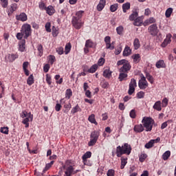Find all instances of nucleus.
I'll return each mask as SVG.
<instances>
[{
	"label": "nucleus",
	"mask_w": 176,
	"mask_h": 176,
	"mask_svg": "<svg viewBox=\"0 0 176 176\" xmlns=\"http://www.w3.org/2000/svg\"><path fill=\"white\" fill-rule=\"evenodd\" d=\"M56 52L60 55L63 54H64V48H63V47H58V48H56Z\"/></svg>",
	"instance_id": "e2e57ef3"
},
{
	"label": "nucleus",
	"mask_w": 176,
	"mask_h": 176,
	"mask_svg": "<svg viewBox=\"0 0 176 176\" xmlns=\"http://www.w3.org/2000/svg\"><path fill=\"white\" fill-rule=\"evenodd\" d=\"M85 13V11L83 10H80V11H78L76 13V16H77V19H78V20H80V19H82V14Z\"/></svg>",
	"instance_id": "864d4df0"
},
{
	"label": "nucleus",
	"mask_w": 176,
	"mask_h": 176,
	"mask_svg": "<svg viewBox=\"0 0 176 176\" xmlns=\"http://www.w3.org/2000/svg\"><path fill=\"white\" fill-rule=\"evenodd\" d=\"M37 50L38 52V56H40V57H42V54H43V47L42 46V45H38Z\"/></svg>",
	"instance_id": "c03bdc74"
},
{
	"label": "nucleus",
	"mask_w": 176,
	"mask_h": 176,
	"mask_svg": "<svg viewBox=\"0 0 176 176\" xmlns=\"http://www.w3.org/2000/svg\"><path fill=\"white\" fill-rule=\"evenodd\" d=\"M25 50V41L23 39L19 43V51L24 52Z\"/></svg>",
	"instance_id": "473e14b6"
},
{
	"label": "nucleus",
	"mask_w": 176,
	"mask_h": 176,
	"mask_svg": "<svg viewBox=\"0 0 176 176\" xmlns=\"http://www.w3.org/2000/svg\"><path fill=\"white\" fill-rule=\"evenodd\" d=\"M45 10L49 16H53L56 12V10H54V8L52 6H49Z\"/></svg>",
	"instance_id": "2eb2a0df"
},
{
	"label": "nucleus",
	"mask_w": 176,
	"mask_h": 176,
	"mask_svg": "<svg viewBox=\"0 0 176 176\" xmlns=\"http://www.w3.org/2000/svg\"><path fill=\"white\" fill-rule=\"evenodd\" d=\"M94 46V43L91 40L89 39L86 41L85 47H93Z\"/></svg>",
	"instance_id": "4c0bfd02"
},
{
	"label": "nucleus",
	"mask_w": 176,
	"mask_h": 176,
	"mask_svg": "<svg viewBox=\"0 0 176 176\" xmlns=\"http://www.w3.org/2000/svg\"><path fill=\"white\" fill-rule=\"evenodd\" d=\"M1 2L3 8H8V5L9 3L8 0H1Z\"/></svg>",
	"instance_id": "13d9d810"
},
{
	"label": "nucleus",
	"mask_w": 176,
	"mask_h": 176,
	"mask_svg": "<svg viewBox=\"0 0 176 176\" xmlns=\"http://www.w3.org/2000/svg\"><path fill=\"white\" fill-rule=\"evenodd\" d=\"M126 164H127V158L121 159V170H123V168H124V166H126Z\"/></svg>",
	"instance_id": "37998d69"
},
{
	"label": "nucleus",
	"mask_w": 176,
	"mask_h": 176,
	"mask_svg": "<svg viewBox=\"0 0 176 176\" xmlns=\"http://www.w3.org/2000/svg\"><path fill=\"white\" fill-rule=\"evenodd\" d=\"M56 61V57L53 55H50L49 58V63L53 64Z\"/></svg>",
	"instance_id": "338daca9"
},
{
	"label": "nucleus",
	"mask_w": 176,
	"mask_h": 176,
	"mask_svg": "<svg viewBox=\"0 0 176 176\" xmlns=\"http://www.w3.org/2000/svg\"><path fill=\"white\" fill-rule=\"evenodd\" d=\"M153 23H156V19L153 17H150L144 21V24L146 25L153 24Z\"/></svg>",
	"instance_id": "f704fd0d"
},
{
	"label": "nucleus",
	"mask_w": 176,
	"mask_h": 176,
	"mask_svg": "<svg viewBox=\"0 0 176 176\" xmlns=\"http://www.w3.org/2000/svg\"><path fill=\"white\" fill-rule=\"evenodd\" d=\"M132 58L133 59L134 63H135L136 64L140 63V54H134L133 56H132Z\"/></svg>",
	"instance_id": "72a5a7b5"
},
{
	"label": "nucleus",
	"mask_w": 176,
	"mask_h": 176,
	"mask_svg": "<svg viewBox=\"0 0 176 176\" xmlns=\"http://www.w3.org/2000/svg\"><path fill=\"white\" fill-rule=\"evenodd\" d=\"M131 153V146L128 143H124L123 146H118L116 148V154L118 157H120L122 155H130Z\"/></svg>",
	"instance_id": "f257e3e1"
},
{
	"label": "nucleus",
	"mask_w": 176,
	"mask_h": 176,
	"mask_svg": "<svg viewBox=\"0 0 176 176\" xmlns=\"http://www.w3.org/2000/svg\"><path fill=\"white\" fill-rule=\"evenodd\" d=\"M28 115H30V113H28L27 111H23L21 113V118H22V119L28 118Z\"/></svg>",
	"instance_id": "603ef678"
},
{
	"label": "nucleus",
	"mask_w": 176,
	"mask_h": 176,
	"mask_svg": "<svg viewBox=\"0 0 176 176\" xmlns=\"http://www.w3.org/2000/svg\"><path fill=\"white\" fill-rule=\"evenodd\" d=\"M103 76H104V78H110L112 76V72H111L109 69H104L103 72Z\"/></svg>",
	"instance_id": "a878e982"
},
{
	"label": "nucleus",
	"mask_w": 176,
	"mask_h": 176,
	"mask_svg": "<svg viewBox=\"0 0 176 176\" xmlns=\"http://www.w3.org/2000/svg\"><path fill=\"white\" fill-rule=\"evenodd\" d=\"M123 26H119L116 28V32L118 35H122L123 34Z\"/></svg>",
	"instance_id": "3c124183"
},
{
	"label": "nucleus",
	"mask_w": 176,
	"mask_h": 176,
	"mask_svg": "<svg viewBox=\"0 0 176 176\" xmlns=\"http://www.w3.org/2000/svg\"><path fill=\"white\" fill-rule=\"evenodd\" d=\"M58 35V29L56 28V27L53 26L52 27V36L54 37L57 36Z\"/></svg>",
	"instance_id": "de8ad7c7"
},
{
	"label": "nucleus",
	"mask_w": 176,
	"mask_h": 176,
	"mask_svg": "<svg viewBox=\"0 0 176 176\" xmlns=\"http://www.w3.org/2000/svg\"><path fill=\"white\" fill-rule=\"evenodd\" d=\"M170 156H171V151H167L163 153L162 159H163V160H168V157H170Z\"/></svg>",
	"instance_id": "7c9ffc66"
},
{
	"label": "nucleus",
	"mask_w": 176,
	"mask_h": 176,
	"mask_svg": "<svg viewBox=\"0 0 176 176\" xmlns=\"http://www.w3.org/2000/svg\"><path fill=\"white\" fill-rule=\"evenodd\" d=\"M148 31L152 36H156L159 34V29H157V24H153L148 27Z\"/></svg>",
	"instance_id": "423d86ee"
},
{
	"label": "nucleus",
	"mask_w": 176,
	"mask_h": 176,
	"mask_svg": "<svg viewBox=\"0 0 176 176\" xmlns=\"http://www.w3.org/2000/svg\"><path fill=\"white\" fill-rule=\"evenodd\" d=\"M133 46L135 50H138L140 47H141V44L140 43V39L138 38H135L133 41Z\"/></svg>",
	"instance_id": "4be33fe9"
},
{
	"label": "nucleus",
	"mask_w": 176,
	"mask_h": 176,
	"mask_svg": "<svg viewBox=\"0 0 176 176\" xmlns=\"http://www.w3.org/2000/svg\"><path fill=\"white\" fill-rule=\"evenodd\" d=\"M171 34H168L166 38L164 40V42L162 43V47H166L168 43H171Z\"/></svg>",
	"instance_id": "9b49d317"
},
{
	"label": "nucleus",
	"mask_w": 176,
	"mask_h": 176,
	"mask_svg": "<svg viewBox=\"0 0 176 176\" xmlns=\"http://www.w3.org/2000/svg\"><path fill=\"white\" fill-rule=\"evenodd\" d=\"M17 57H19V56L14 54L8 55V58L10 63H13V61H14V60H16V58H17Z\"/></svg>",
	"instance_id": "cd10ccee"
},
{
	"label": "nucleus",
	"mask_w": 176,
	"mask_h": 176,
	"mask_svg": "<svg viewBox=\"0 0 176 176\" xmlns=\"http://www.w3.org/2000/svg\"><path fill=\"white\" fill-rule=\"evenodd\" d=\"M107 176H115V170L113 169H109L107 171Z\"/></svg>",
	"instance_id": "680f3d73"
},
{
	"label": "nucleus",
	"mask_w": 176,
	"mask_h": 176,
	"mask_svg": "<svg viewBox=\"0 0 176 176\" xmlns=\"http://www.w3.org/2000/svg\"><path fill=\"white\" fill-rule=\"evenodd\" d=\"M65 97L66 98H67V100H69V98L72 97V90H71V89H68L66 90Z\"/></svg>",
	"instance_id": "e433bc0d"
},
{
	"label": "nucleus",
	"mask_w": 176,
	"mask_h": 176,
	"mask_svg": "<svg viewBox=\"0 0 176 176\" xmlns=\"http://www.w3.org/2000/svg\"><path fill=\"white\" fill-rule=\"evenodd\" d=\"M46 82L48 85H52V77L49 74H46Z\"/></svg>",
	"instance_id": "052dcab7"
},
{
	"label": "nucleus",
	"mask_w": 176,
	"mask_h": 176,
	"mask_svg": "<svg viewBox=\"0 0 176 176\" xmlns=\"http://www.w3.org/2000/svg\"><path fill=\"white\" fill-rule=\"evenodd\" d=\"M172 13H173V8H168L165 12L166 17L167 18L170 17Z\"/></svg>",
	"instance_id": "a19ab883"
},
{
	"label": "nucleus",
	"mask_w": 176,
	"mask_h": 176,
	"mask_svg": "<svg viewBox=\"0 0 176 176\" xmlns=\"http://www.w3.org/2000/svg\"><path fill=\"white\" fill-rule=\"evenodd\" d=\"M90 157H91V152H86L82 157V162H86V160H87V159H90Z\"/></svg>",
	"instance_id": "5701e85b"
},
{
	"label": "nucleus",
	"mask_w": 176,
	"mask_h": 176,
	"mask_svg": "<svg viewBox=\"0 0 176 176\" xmlns=\"http://www.w3.org/2000/svg\"><path fill=\"white\" fill-rule=\"evenodd\" d=\"M139 87L142 90L146 88V86H148V82L147 81H139Z\"/></svg>",
	"instance_id": "393cba45"
},
{
	"label": "nucleus",
	"mask_w": 176,
	"mask_h": 176,
	"mask_svg": "<svg viewBox=\"0 0 176 176\" xmlns=\"http://www.w3.org/2000/svg\"><path fill=\"white\" fill-rule=\"evenodd\" d=\"M72 23L76 30H80L83 25V23H82L80 21V19H78L76 16H73Z\"/></svg>",
	"instance_id": "0eeeda50"
},
{
	"label": "nucleus",
	"mask_w": 176,
	"mask_h": 176,
	"mask_svg": "<svg viewBox=\"0 0 176 176\" xmlns=\"http://www.w3.org/2000/svg\"><path fill=\"white\" fill-rule=\"evenodd\" d=\"M106 49H110V50H113V49H115V46L111 44V43H107Z\"/></svg>",
	"instance_id": "bf43d9fd"
},
{
	"label": "nucleus",
	"mask_w": 176,
	"mask_h": 176,
	"mask_svg": "<svg viewBox=\"0 0 176 176\" xmlns=\"http://www.w3.org/2000/svg\"><path fill=\"white\" fill-rule=\"evenodd\" d=\"M16 19L19 21H27V14H25L24 12H22L19 15H16Z\"/></svg>",
	"instance_id": "4468645a"
},
{
	"label": "nucleus",
	"mask_w": 176,
	"mask_h": 176,
	"mask_svg": "<svg viewBox=\"0 0 176 176\" xmlns=\"http://www.w3.org/2000/svg\"><path fill=\"white\" fill-rule=\"evenodd\" d=\"M144 96L145 93H144V91H140L137 94L138 98H144Z\"/></svg>",
	"instance_id": "69168bd1"
},
{
	"label": "nucleus",
	"mask_w": 176,
	"mask_h": 176,
	"mask_svg": "<svg viewBox=\"0 0 176 176\" xmlns=\"http://www.w3.org/2000/svg\"><path fill=\"white\" fill-rule=\"evenodd\" d=\"M88 120L91 123L96 124V126H97V124H98V123H97V121H96V118H95L94 114H91V116H89L88 118Z\"/></svg>",
	"instance_id": "bb28decb"
},
{
	"label": "nucleus",
	"mask_w": 176,
	"mask_h": 176,
	"mask_svg": "<svg viewBox=\"0 0 176 176\" xmlns=\"http://www.w3.org/2000/svg\"><path fill=\"white\" fill-rule=\"evenodd\" d=\"M153 109H155V111H162V102L160 100L157 101L153 107Z\"/></svg>",
	"instance_id": "aec40b11"
},
{
	"label": "nucleus",
	"mask_w": 176,
	"mask_h": 176,
	"mask_svg": "<svg viewBox=\"0 0 176 176\" xmlns=\"http://www.w3.org/2000/svg\"><path fill=\"white\" fill-rule=\"evenodd\" d=\"M52 166L49 164H47L45 168L43 170L42 175H43Z\"/></svg>",
	"instance_id": "774afa93"
},
{
	"label": "nucleus",
	"mask_w": 176,
	"mask_h": 176,
	"mask_svg": "<svg viewBox=\"0 0 176 176\" xmlns=\"http://www.w3.org/2000/svg\"><path fill=\"white\" fill-rule=\"evenodd\" d=\"M64 108L66 109L65 111H64L65 113H68V112L69 111V109H71V108H72V106L71 105V103L65 104Z\"/></svg>",
	"instance_id": "a18cd8bd"
},
{
	"label": "nucleus",
	"mask_w": 176,
	"mask_h": 176,
	"mask_svg": "<svg viewBox=\"0 0 176 176\" xmlns=\"http://www.w3.org/2000/svg\"><path fill=\"white\" fill-rule=\"evenodd\" d=\"M129 116L132 119L135 118V109H132L130 113H129Z\"/></svg>",
	"instance_id": "0e129e2a"
},
{
	"label": "nucleus",
	"mask_w": 176,
	"mask_h": 176,
	"mask_svg": "<svg viewBox=\"0 0 176 176\" xmlns=\"http://www.w3.org/2000/svg\"><path fill=\"white\" fill-rule=\"evenodd\" d=\"M117 65L119 67L120 65H122L119 69V72H125L126 74H129V72L130 69H131V65H130V63L129 60L126 59H122L117 62Z\"/></svg>",
	"instance_id": "f03ea898"
},
{
	"label": "nucleus",
	"mask_w": 176,
	"mask_h": 176,
	"mask_svg": "<svg viewBox=\"0 0 176 176\" xmlns=\"http://www.w3.org/2000/svg\"><path fill=\"white\" fill-rule=\"evenodd\" d=\"M135 87H137V81L135 79H131V82L129 83V89L128 91V94L131 96L135 91Z\"/></svg>",
	"instance_id": "39448f33"
},
{
	"label": "nucleus",
	"mask_w": 176,
	"mask_h": 176,
	"mask_svg": "<svg viewBox=\"0 0 176 176\" xmlns=\"http://www.w3.org/2000/svg\"><path fill=\"white\" fill-rule=\"evenodd\" d=\"M107 3V1L105 0H100L99 3L97 6V10L98 12H101L104 8H105V5Z\"/></svg>",
	"instance_id": "ddd939ff"
},
{
	"label": "nucleus",
	"mask_w": 176,
	"mask_h": 176,
	"mask_svg": "<svg viewBox=\"0 0 176 176\" xmlns=\"http://www.w3.org/2000/svg\"><path fill=\"white\" fill-rule=\"evenodd\" d=\"M137 17H138V12L135 11L129 16V20L131 21H134Z\"/></svg>",
	"instance_id": "c85d7f7f"
},
{
	"label": "nucleus",
	"mask_w": 176,
	"mask_h": 176,
	"mask_svg": "<svg viewBox=\"0 0 176 176\" xmlns=\"http://www.w3.org/2000/svg\"><path fill=\"white\" fill-rule=\"evenodd\" d=\"M162 105L164 108H166L168 105V100L167 98H164L162 101Z\"/></svg>",
	"instance_id": "8fccbe9b"
},
{
	"label": "nucleus",
	"mask_w": 176,
	"mask_h": 176,
	"mask_svg": "<svg viewBox=\"0 0 176 176\" xmlns=\"http://www.w3.org/2000/svg\"><path fill=\"white\" fill-rule=\"evenodd\" d=\"M143 127L146 129V131H152L153 127V120L151 118H144L142 120Z\"/></svg>",
	"instance_id": "7ed1b4c3"
},
{
	"label": "nucleus",
	"mask_w": 176,
	"mask_h": 176,
	"mask_svg": "<svg viewBox=\"0 0 176 176\" xmlns=\"http://www.w3.org/2000/svg\"><path fill=\"white\" fill-rule=\"evenodd\" d=\"M27 83L29 85V86H31L32 85H34V76L31 74L28 80H27Z\"/></svg>",
	"instance_id": "c9c22d12"
},
{
	"label": "nucleus",
	"mask_w": 176,
	"mask_h": 176,
	"mask_svg": "<svg viewBox=\"0 0 176 176\" xmlns=\"http://www.w3.org/2000/svg\"><path fill=\"white\" fill-rule=\"evenodd\" d=\"M127 76H129L127 73L120 72L119 76H118V79H119L120 82H123V80H126L127 79Z\"/></svg>",
	"instance_id": "dca6fc26"
},
{
	"label": "nucleus",
	"mask_w": 176,
	"mask_h": 176,
	"mask_svg": "<svg viewBox=\"0 0 176 176\" xmlns=\"http://www.w3.org/2000/svg\"><path fill=\"white\" fill-rule=\"evenodd\" d=\"M64 176H71L72 174H76V173H79V170H74V166L72 165H69L68 167L65 168Z\"/></svg>",
	"instance_id": "1a4fd4ad"
},
{
	"label": "nucleus",
	"mask_w": 176,
	"mask_h": 176,
	"mask_svg": "<svg viewBox=\"0 0 176 176\" xmlns=\"http://www.w3.org/2000/svg\"><path fill=\"white\" fill-rule=\"evenodd\" d=\"M96 142H97V140L96 139L91 138L90 141L88 143L89 146H93L96 145Z\"/></svg>",
	"instance_id": "6e6d98bb"
},
{
	"label": "nucleus",
	"mask_w": 176,
	"mask_h": 176,
	"mask_svg": "<svg viewBox=\"0 0 176 176\" xmlns=\"http://www.w3.org/2000/svg\"><path fill=\"white\" fill-rule=\"evenodd\" d=\"M118 8H119V4L114 3L110 6L111 12H116L118 10Z\"/></svg>",
	"instance_id": "58836bf2"
},
{
	"label": "nucleus",
	"mask_w": 176,
	"mask_h": 176,
	"mask_svg": "<svg viewBox=\"0 0 176 176\" xmlns=\"http://www.w3.org/2000/svg\"><path fill=\"white\" fill-rule=\"evenodd\" d=\"M98 137H100V133L97 131H94L91 132V138L94 140H96V141L98 140Z\"/></svg>",
	"instance_id": "b1692460"
},
{
	"label": "nucleus",
	"mask_w": 176,
	"mask_h": 176,
	"mask_svg": "<svg viewBox=\"0 0 176 176\" xmlns=\"http://www.w3.org/2000/svg\"><path fill=\"white\" fill-rule=\"evenodd\" d=\"M50 27H51L50 22H47L45 24V30H46L47 32H52V29H50Z\"/></svg>",
	"instance_id": "4d7b16f0"
},
{
	"label": "nucleus",
	"mask_w": 176,
	"mask_h": 176,
	"mask_svg": "<svg viewBox=\"0 0 176 176\" xmlns=\"http://www.w3.org/2000/svg\"><path fill=\"white\" fill-rule=\"evenodd\" d=\"M143 20H144L143 16H138L135 19L133 25H135L136 27H140V25H142Z\"/></svg>",
	"instance_id": "f8f14e48"
},
{
	"label": "nucleus",
	"mask_w": 176,
	"mask_h": 176,
	"mask_svg": "<svg viewBox=\"0 0 176 176\" xmlns=\"http://www.w3.org/2000/svg\"><path fill=\"white\" fill-rule=\"evenodd\" d=\"M81 111H82V109H80V107L78 104L76 107H73V109L71 111L73 115H75L76 112H81Z\"/></svg>",
	"instance_id": "2f4dec72"
},
{
	"label": "nucleus",
	"mask_w": 176,
	"mask_h": 176,
	"mask_svg": "<svg viewBox=\"0 0 176 176\" xmlns=\"http://www.w3.org/2000/svg\"><path fill=\"white\" fill-rule=\"evenodd\" d=\"M16 10H17V4L12 3L8 10V16H10V14H12V13H13V12H16Z\"/></svg>",
	"instance_id": "f3484780"
},
{
	"label": "nucleus",
	"mask_w": 176,
	"mask_h": 176,
	"mask_svg": "<svg viewBox=\"0 0 176 176\" xmlns=\"http://www.w3.org/2000/svg\"><path fill=\"white\" fill-rule=\"evenodd\" d=\"M130 54H131V49H130L129 46H126L123 51L122 56H124V57H128Z\"/></svg>",
	"instance_id": "6ab92c4d"
},
{
	"label": "nucleus",
	"mask_w": 176,
	"mask_h": 176,
	"mask_svg": "<svg viewBox=\"0 0 176 176\" xmlns=\"http://www.w3.org/2000/svg\"><path fill=\"white\" fill-rule=\"evenodd\" d=\"M146 78L150 83H153V77L149 73H146Z\"/></svg>",
	"instance_id": "09e8293b"
},
{
	"label": "nucleus",
	"mask_w": 176,
	"mask_h": 176,
	"mask_svg": "<svg viewBox=\"0 0 176 176\" xmlns=\"http://www.w3.org/2000/svg\"><path fill=\"white\" fill-rule=\"evenodd\" d=\"M98 68V65H97V64H95L94 65H92L90 69H87V66H85L84 67V71L89 72V74H94V72H96L97 71Z\"/></svg>",
	"instance_id": "9d476101"
},
{
	"label": "nucleus",
	"mask_w": 176,
	"mask_h": 176,
	"mask_svg": "<svg viewBox=\"0 0 176 176\" xmlns=\"http://www.w3.org/2000/svg\"><path fill=\"white\" fill-rule=\"evenodd\" d=\"M71 43H67L65 45V54H68V53H69V52H71Z\"/></svg>",
	"instance_id": "ea45409f"
},
{
	"label": "nucleus",
	"mask_w": 176,
	"mask_h": 176,
	"mask_svg": "<svg viewBox=\"0 0 176 176\" xmlns=\"http://www.w3.org/2000/svg\"><path fill=\"white\" fill-rule=\"evenodd\" d=\"M38 8L41 10H46V9H47V8H46V4H45L43 1H41L38 3Z\"/></svg>",
	"instance_id": "79ce46f5"
},
{
	"label": "nucleus",
	"mask_w": 176,
	"mask_h": 176,
	"mask_svg": "<svg viewBox=\"0 0 176 176\" xmlns=\"http://www.w3.org/2000/svg\"><path fill=\"white\" fill-rule=\"evenodd\" d=\"M130 9V3L127 2L122 5V11L124 13H126L127 10Z\"/></svg>",
	"instance_id": "c756f323"
},
{
	"label": "nucleus",
	"mask_w": 176,
	"mask_h": 176,
	"mask_svg": "<svg viewBox=\"0 0 176 176\" xmlns=\"http://www.w3.org/2000/svg\"><path fill=\"white\" fill-rule=\"evenodd\" d=\"M0 131L3 134H9V128L8 126L1 127Z\"/></svg>",
	"instance_id": "49530a36"
},
{
	"label": "nucleus",
	"mask_w": 176,
	"mask_h": 176,
	"mask_svg": "<svg viewBox=\"0 0 176 176\" xmlns=\"http://www.w3.org/2000/svg\"><path fill=\"white\" fill-rule=\"evenodd\" d=\"M153 146V142H152V140H150L148 143H146L144 146V147L146 149H150V148H152Z\"/></svg>",
	"instance_id": "5fc2aeb1"
},
{
	"label": "nucleus",
	"mask_w": 176,
	"mask_h": 176,
	"mask_svg": "<svg viewBox=\"0 0 176 176\" xmlns=\"http://www.w3.org/2000/svg\"><path fill=\"white\" fill-rule=\"evenodd\" d=\"M22 34L23 36V38L25 39H27L28 36L31 35V25L30 24H25L22 26L21 30Z\"/></svg>",
	"instance_id": "20e7f679"
},
{
	"label": "nucleus",
	"mask_w": 176,
	"mask_h": 176,
	"mask_svg": "<svg viewBox=\"0 0 176 176\" xmlns=\"http://www.w3.org/2000/svg\"><path fill=\"white\" fill-rule=\"evenodd\" d=\"M133 130L135 133H142L144 130V126H142V124L135 125Z\"/></svg>",
	"instance_id": "412c9836"
},
{
	"label": "nucleus",
	"mask_w": 176,
	"mask_h": 176,
	"mask_svg": "<svg viewBox=\"0 0 176 176\" xmlns=\"http://www.w3.org/2000/svg\"><path fill=\"white\" fill-rule=\"evenodd\" d=\"M155 67L158 69L166 68V63H164V60H160L156 63Z\"/></svg>",
	"instance_id": "a211bd4d"
},
{
	"label": "nucleus",
	"mask_w": 176,
	"mask_h": 176,
	"mask_svg": "<svg viewBox=\"0 0 176 176\" xmlns=\"http://www.w3.org/2000/svg\"><path fill=\"white\" fill-rule=\"evenodd\" d=\"M33 119H34V115L31 114V112H29L28 117L23 118V120H22V123L23 124H25V127L26 129L30 127L29 122H32Z\"/></svg>",
	"instance_id": "6e6552de"
}]
</instances>
